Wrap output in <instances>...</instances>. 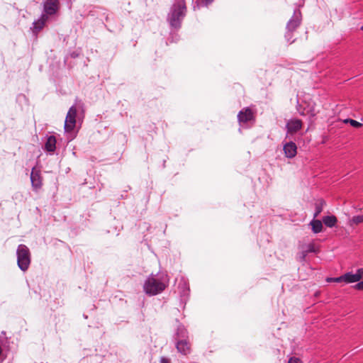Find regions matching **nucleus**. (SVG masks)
I'll list each match as a JSON object with an SVG mask.
<instances>
[{"label":"nucleus","mask_w":363,"mask_h":363,"mask_svg":"<svg viewBox=\"0 0 363 363\" xmlns=\"http://www.w3.org/2000/svg\"><path fill=\"white\" fill-rule=\"evenodd\" d=\"M77 56H78V54L76 52H73L72 53H71V57L73 58H75Z\"/></svg>","instance_id":"nucleus-34"},{"label":"nucleus","mask_w":363,"mask_h":363,"mask_svg":"<svg viewBox=\"0 0 363 363\" xmlns=\"http://www.w3.org/2000/svg\"><path fill=\"white\" fill-rule=\"evenodd\" d=\"M56 138L54 135L48 136L45 143V150L50 153H53L56 149Z\"/></svg>","instance_id":"nucleus-14"},{"label":"nucleus","mask_w":363,"mask_h":363,"mask_svg":"<svg viewBox=\"0 0 363 363\" xmlns=\"http://www.w3.org/2000/svg\"><path fill=\"white\" fill-rule=\"evenodd\" d=\"M337 222V218L335 216H326L323 218V223L329 228H333Z\"/></svg>","instance_id":"nucleus-17"},{"label":"nucleus","mask_w":363,"mask_h":363,"mask_svg":"<svg viewBox=\"0 0 363 363\" xmlns=\"http://www.w3.org/2000/svg\"><path fill=\"white\" fill-rule=\"evenodd\" d=\"M283 150L287 158H294L297 153V147L295 143L290 141L284 145Z\"/></svg>","instance_id":"nucleus-11"},{"label":"nucleus","mask_w":363,"mask_h":363,"mask_svg":"<svg viewBox=\"0 0 363 363\" xmlns=\"http://www.w3.org/2000/svg\"><path fill=\"white\" fill-rule=\"evenodd\" d=\"M186 13L185 1H176L170 8L167 16V21L172 28L178 30Z\"/></svg>","instance_id":"nucleus-2"},{"label":"nucleus","mask_w":363,"mask_h":363,"mask_svg":"<svg viewBox=\"0 0 363 363\" xmlns=\"http://www.w3.org/2000/svg\"><path fill=\"white\" fill-rule=\"evenodd\" d=\"M160 363H170V359L166 357H161L160 359Z\"/></svg>","instance_id":"nucleus-29"},{"label":"nucleus","mask_w":363,"mask_h":363,"mask_svg":"<svg viewBox=\"0 0 363 363\" xmlns=\"http://www.w3.org/2000/svg\"><path fill=\"white\" fill-rule=\"evenodd\" d=\"M17 264L19 269L26 272L30 264V252L28 247L23 244L18 246L16 250Z\"/></svg>","instance_id":"nucleus-3"},{"label":"nucleus","mask_w":363,"mask_h":363,"mask_svg":"<svg viewBox=\"0 0 363 363\" xmlns=\"http://www.w3.org/2000/svg\"><path fill=\"white\" fill-rule=\"evenodd\" d=\"M294 31H291L290 30H286L284 38L286 42L289 44H291L295 41V39H294Z\"/></svg>","instance_id":"nucleus-20"},{"label":"nucleus","mask_w":363,"mask_h":363,"mask_svg":"<svg viewBox=\"0 0 363 363\" xmlns=\"http://www.w3.org/2000/svg\"><path fill=\"white\" fill-rule=\"evenodd\" d=\"M213 1H192V6L194 11L200 9L201 8H208Z\"/></svg>","instance_id":"nucleus-19"},{"label":"nucleus","mask_w":363,"mask_h":363,"mask_svg":"<svg viewBox=\"0 0 363 363\" xmlns=\"http://www.w3.org/2000/svg\"><path fill=\"white\" fill-rule=\"evenodd\" d=\"M345 283H354L360 280V277L358 274H353L352 272H347L344 274Z\"/></svg>","instance_id":"nucleus-16"},{"label":"nucleus","mask_w":363,"mask_h":363,"mask_svg":"<svg viewBox=\"0 0 363 363\" xmlns=\"http://www.w3.org/2000/svg\"><path fill=\"white\" fill-rule=\"evenodd\" d=\"M323 211V202L321 201L320 203H317L315 205V211L314 213V218L317 217Z\"/></svg>","instance_id":"nucleus-24"},{"label":"nucleus","mask_w":363,"mask_h":363,"mask_svg":"<svg viewBox=\"0 0 363 363\" xmlns=\"http://www.w3.org/2000/svg\"><path fill=\"white\" fill-rule=\"evenodd\" d=\"M302 122L299 119H292L287 122L286 129L289 133L293 134L301 128Z\"/></svg>","instance_id":"nucleus-12"},{"label":"nucleus","mask_w":363,"mask_h":363,"mask_svg":"<svg viewBox=\"0 0 363 363\" xmlns=\"http://www.w3.org/2000/svg\"><path fill=\"white\" fill-rule=\"evenodd\" d=\"M169 283L168 276L161 273L157 274H151L145 280L143 284L145 293L149 296H155L162 293Z\"/></svg>","instance_id":"nucleus-1"},{"label":"nucleus","mask_w":363,"mask_h":363,"mask_svg":"<svg viewBox=\"0 0 363 363\" xmlns=\"http://www.w3.org/2000/svg\"><path fill=\"white\" fill-rule=\"evenodd\" d=\"M297 110H298V113H300V115H301V116L307 115L306 112H305V109L301 110L299 105L298 106Z\"/></svg>","instance_id":"nucleus-33"},{"label":"nucleus","mask_w":363,"mask_h":363,"mask_svg":"<svg viewBox=\"0 0 363 363\" xmlns=\"http://www.w3.org/2000/svg\"><path fill=\"white\" fill-rule=\"evenodd\" d=\"M288 363H301V360L298 358L291 357Z\"/></svg>","instance_id":"nucleus-30"},{"label":"nucleus","mask_w":363,"mask_h":363,"mask_svg":"<svg viewBox=\"0 0 363 363\" xmlns=\"http://www.w3.org/2000/svg\"><path fill=\"white\" fill-rule=\"evenodd\" d=\"M355 274L359 275L360 279H363V268L358 269Z\"/></svg>","instance_id":"nucleus-32"},{"label":"nucleus","mask_w":363,"mask_h":363,"mask_svg":"<svg viewBox=\"0 0 363 363\" xmlns=\"http://www.w3.org/2000/svg\"><path fill=\"white\" fill-rule=\"evenodd\" d=\"M306 113L310 115L311 118H313L317 115L318 112L315 110L313 107H311L306 111Z\"/></svg>","instance_id":"nucleus-26"},{"label":"nucleus","mask_w":363,"mask_h":363,"mask_svg":"<svg viewBox=\"0 0 363 363\" xmlns=\"http://www.w3.org/2000/svg\"><path fill=\"white\" fill-rule=\"evenodd\" d=\"M360 29L363 30V25L361 26Z\"/></svg>","instance_id":"nucleus-35"},{"label":"nucleus","mask_w":363,"mask_h":363,"mask_svg":"<svg viewBox=\"0 0 363 363\" xmlns=\"http://www.w3.org/2000/svg\"><path fill=\"white\" fill-rule=\"evenodd\" d=\"M331 280L335 281V282H342V281H345V278H344V274L340 276V277H335V278H333V279H330Z\"/></svg>","instance_id":"nucleus-27"},{"label":"nucleus","mask_w":363,"mask_h":363,"mask_svg":"<svg viewBox=\"0 0 363 363\" xmlns=\"http://www.w3.org/2000/svg\"><path fill=\"white\" fill-rule=\"evenodd\" d=\"M176 348L179 352L184 355H186L190 352V347L187 339L177 340Z\"/></svg>","instance_id":"nucleus-13"},{"label":"nucleus","mask_w":363,"mask_h":363,"mask_svg":"<svg viewBox=\"0 0 363 363\" xmlns=\"http://www.w3.org/2000/svg\"><path fill=\"white\" fill-rule=\"evenodd\" d=\"M352 222L355 224H359L361 223H363V215L353 216Z\"/></svg>","instance_id":"nucleus-25"},{"label":"nucleus","mask_w":363,"mask_h":363,"mask_svg":"<svg viewBox=\"0 0 363 363\" xmlns=\"http://www.w3.org/2000/svg\"><path fill=\"white\" fill-rule=\"evenodd\" d=\"M357 282L358 283L354 286V288L358 290H363V280Z\"/></svg>","instance_id":"nucleus-28"},{"label":"nucleus","mask_w":363,"mask_h":363,"mask_svg":"<svg viewBox=\"0 0 363 363\" xmlns=\"http://www.w3.org/2000/svg\"><path fill=\"white\" fill-rule=\"evenodd\" d=\"M345 123H349L352 127L359 128L362 126V124L355 120L347 118L345 120Z\"/></svg>","instance_id":"nucleus-22"},{"label":"nucleus","mask_w":363,"mask_h":363,"mask_svg":"<svg viewBox=\"0 0 363 363\" xmlns=\"http://www.w3.org/2000/svg\"><path fill=\"white\" fill-rule=\"evenodd\" d=\"M302 248L304 249V250L308 254V253H311V252H317V250L314 245V244L313 243H310L308 245H306L303 247H302Z\"/></svg>","instance_id":"nucleus-21"},{"label":"nucleus","mask_w":363,"mask_h":363,"mask_svg":"<svg viewBox=\"0 0 363 363\" xmlns=\"http://www.w3.org/2000/svg\"><path fill=\"white\" fill-rule=\"evenodd\" d=\"M178 291L181 303L185 304L189 297L190 289L187 280L183 277L178 281Z\"/></svg>","instance_id":"nucleus-4"},{"label":"nucleus","mask_w":363,"mask_h":363,"mask_svg":"<svg viewBox=\"0 0 363 363\" xmlns=\"http://www.w3.org/2000/svg\"><path fill=\"white\" fill-rule=\"evenodd\" d=\"M31 186L35 191H38L41 189L43 185V179L40 174V170L33 167L30 173Z\"/></svg>","instance_id":"nucleus-7"},{"label":"nucleus","mask_w":363,"mask_h":363,"mask_svg":"<svg viewBox=\"0 0 363 363\" xmlns=\"http://www.w3.org/2000/svg\"><path fill=\"white\" fill-rule=\"evenodd\" d=\"M77 108L74 106H72L67 114L64 129L65 132H71L74 130L76 125Z\"/></svg>","instance_id":"nucleus-5"},{"label":"nucleus","mask_w":363,"mask_h":363,"mask_svg":"<svg viewBox=\"0 0 363 363\" xmlns=\"http://www.w3.org/2000/svg\"><path fill=\"white\" fill-rule=\"evenodd\" d=\"M175 338H176V340H182V339L186 340L188 338L187 330L185 328V327L183 325L180 324V323L177 325Z\"/></svg>","instance_id":"nucleus-15"},{"label":"nucleus","mask_w":363,"mask_h":363,"mask_svg":"<svg viewBox=\"0 0 363 363\" xmlns=\"http://www.w3.org/2000/svg\"><path fill=\"white\" fill-rule=\"evenodd\" d=\"M178 38H179V36H170L169 38H168V40L170 42V43H174V42H177L178 40Z\"/></svg>","instance_id":"nucleus-31"},{"label":"nucleus","mask_w":363,"mask_h":363,"mask_svg":"<svg viewBox=\"0 0 363 363\" xmlns=\"http://www.w3.org/2000/svg\"><path fill=\"white\" fill-rule=\"evenodd\" d=\"M312 231L314 233H318L322 231L323 223L320 220L313 219L311 222Z\"/></svg>","instance_id":"nucleus-18"},{"label":"nucleus","mask_w":363,"mask_h":363,"mask_svg":"<svg viewBox=\"0 0 363 363\" xmlns=\"http://www.w3.org/2000/svg\"><path fill=\"white\" fill-rule=\"evenodd\" d=\"M48 21V17L45 14H41L40 16L35 21H33L30 30L33 35L37 34L44 28L46 23Z\"/></svg>","instance_id":"nucleus-8"},{"label":"nucleus","mask_w":363,"mask_h":363,"mask_svg":"<svg viewBox=\"0 0 363 363\" xmlns=\"http://www.w3.org/2000/svg\"><path fill=\"white\" fill-rule=\"evenodd\" d=\"M238 120L240 123H246L254 121V116L252 110L249 108H243L238 114Z\"/></svg>","instance_id":"nucleus-10"},{"label":"nucleus","mask_w":363,"mask_h":363,"mask_svg":"<svg viewBox=\"0 0 363 363\" xmlns=\"http://www.w3.org/2000/svg\"><path fill=\"white\" fill-rule=\"evenodd\" d=\"M302 21V15L299 9H295L293 16L286 23V30L295 31L296 29L301 25Z\"/></svg>","instance_id":"nucleus-6"},{"label":"nucleus","mask_w":363,"mask_h":363,"mask_svg":"<svg viewBox=\"0 0 363 363\" xmlns=\"http://www.w3.org/2000/svg\"><path fill=\"white\" fill-rule=\"evenodd\" d=\"M308 253L304 250L303 248L301 249V251L299 252L298 256V259L300 262H304L306 260V256Z\"/></svg>","instance_id":"nucleus-23"},{"label":"nucleus","mask_w":363,"mask_h":363,"mask_svg":"<svg viewBox=\"0 0 363 363\" xmlns=\"http://www.w3.org/2000/svg\"><path fill=\"white\" fill-rule=\"evenodd\" d=\"M60 1H44L43 12L42 14H45L48 18L55 15L59 9Z\"/></svg>","instance_id":"nucleus-9"}]
</instances>
